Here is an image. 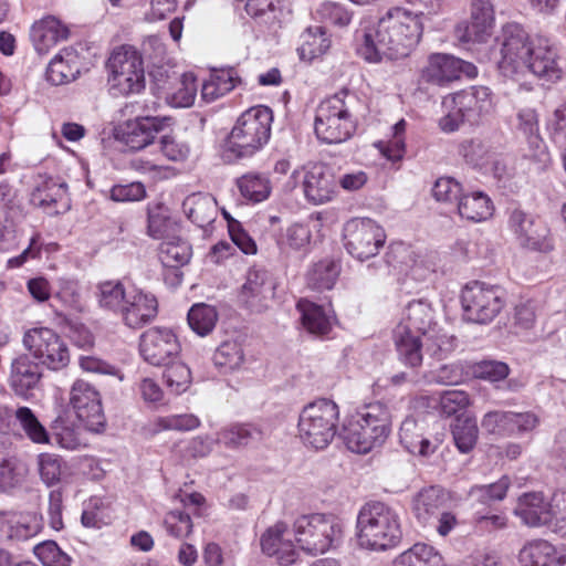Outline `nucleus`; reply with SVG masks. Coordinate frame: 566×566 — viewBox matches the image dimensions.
<instances>
[{"instance_id": "f257e3e1", "label": "nucleus", "mask_w": 566, "mask_h": 566, "mask_svg": "<svg viewBox=\"0 0 566 566\" xmlns=\"http://www.w3.org/2000/svg\"><path fill=\"white\" fill-rule=\"evenodd\" d=\"M422 17L423 12L412 13L401 8L389 10L376 25L356 30L357 53L370 63L381 62L385 57L408 56L421 39Z\"/></svg>"}, {"instance_id": "f03ea898", "label": "nucleus", "mask_w": 566, "mask_h": 566, "mask_svg": "<svg viewBox=\"0 0 566 566\" xmlns=\"http://www.w3.org/2000/svg\"><path fill=\"white\" fill-rule=\"evenodd\" d=\"M272 111L263 105L243 112L229 133L222 151L226 163L251 158L260 151L271 136Z\"/></svg>"}, {"instance_id": "7ed1b4c3", "label": "nucleus", "mask_w": 566, "mask_h": 566, "mask_svg": "<svg viewBox=\"0 0 566 566\" xmlns=\"http://www.w3.org/2000/svg\"><path fill=\"white\" fill-rule=\"evenodd\" d=\"M391 432V413L379 401L359 408L344 426L347 448L356 453H367L382 446Z\"/></svg>"}, {"instance_id": "20e7f679", "label": "nucleus", "mask_w": 566, "mask_h": 566, "mask_svg": "<svg viewBox=\"0 0 566 566\" xmlns=\"http://www.w3.org/2000/svg\"><path fill=\"white\" fill-rule=\"evenodd\" d=\"M358 104L357 95L346 88L322 101L314 123L317 138L325 144H339L350 138L356 129L354 113Z\"/></svg>"}, {"instance_id": "39448f33", "label": "nucleus", "mask_w": 566, "mask_h": 566, "mask_svg": "<svg viewBox=\"0 0 566 566\" xmlns=\"http://www.w3.org/2000/svg\"><path fill=\"white\" fill-rule=\"evenodd\" d=\"M361 546L386 551L400 543L402 532L397 512L382 502L365 504L357 517Z\"/></svg>"}, {"instance_id": "423d86ee", "label": "nucleus", "mask_w": 566, "mask_h": 566, "mask_svg": "<svg viewBox=\"0 0 566 566\" xmlns=\"http://www.w3.org/2000/svg\"><path fill=\"white\" fill-rule=\"evenodd\" d=\"M338 406L329 399H318L300 413L298 431L303 442L316 450L325 449L337 433Z\"/></svg>"}, {"instance_id": "0eeeda50", "label": "nucleus", "mask_w": 566, "mask_h": 566, "mask_svg": "<svg viewBox=\"0 0 566 566\" xmlns=\"http://www.w3.org/2000/svg\"><path fill=\"white\" fill-rule=\"evenodd\" d=\"M295 539L306 553L324 554L342 538L343 527L332 514L302 515L294 522Z\"/></svg>"}, {"instance_id": "6e6552de", "label": "nucleus", "mask_w": 566, "mask_h": 566, "mask_svg": "<svg viewBox=\"0 0 566 566\" xmlns=\"http://www.w3.org/2000/svg\"><path fill=\"white\" fill-rule=\"evenodd\" d=\"M461 304L465 321L488 325L499 316L506 301L501 286L473 281L462 290Z\"/></svg>"}, {"instance_id": "1a4fd4ad", "label": "nucleus", "mask_w": 566, "mask_h": 566, "mask_svg": "<svg viewBox=\"0 0 566 566\" xmlns=\"http://www.w3.org/2000/svg\"><path fill=\"white\" fill-rule=\"evenodd\" d=\"M142 54L130 45L116 48L107 61L111 88L120 95L139 93L145 87Z\"/></svg>"}, {"instance_id": "9d476101", "label": "nucleus", "mask_w": 566, "mask_h": 566, "mask_svg": "<svg viewBox=\"0 0 566 566\" xmlns=\"http://www.w3.org/2000/svg\"><path fill=\"white\" fill-rule=\"evenodd\" d=\"M525 29L510 22L502 28L501 60L497 62L500 72L505 77L520 81L531 71V42Z\"/></svg>"}, {"instance_id": "9b49d317", "label": "nucleus", "mask_w": 566, "mask_h": 566, "mask_svg": "<svg viewBox=\"0 0 566 566\" xmlns=\"http://www.w3.org/2000/svg\"><path fill=\"white\" fill-rule=\"evenodd\" d=\"M22 344L33 358L50 370L60 371L70 364L69 345L52 328L32 327L25 331Z\"/></svg>"}, {"instance_id": "f8f14e48", "label": "nucleus", "mask_w": 566, "mask_h": 566, "mask_svg": "<svg viewBox=\"0 0 566 566\" xmlns=\"http://www.w3.org/2000/svg\"><path fill=\"white\" fill-rule=\"evenodd\" d=\"M385 241V230L369 218L352 219L344 227V247L359 261L377 255Z\"/></svg>"}, {"instance_id": "ddd939ff", "label": "nucleus", "mask_w": 566, "mask_h": 566, "mask_svg": "<svg viewBox=\"0 0 566 566\" xmlns=\"http://www.w3.org/2000/svg\"><path fill=\"white\" fill-rule=\"evenodd\" d=\"M70 403L88 431H104L106 418L102 407L101 395L90 382L77 379L71 387Z\"/></svg>"}, {"instance_id": "4468645a", "label": "nucleus", "mask_w": 566, "mask_h": 566, "mask_svg": "<svg viewBox=\"0 0 566 566\" xmlns=\"http://www.w3.org/2000/svg\"><path fill=\"white\" fill-rule=\"evenodd\" d=\"M276 283L272 274L264 268L252 266L245 275L239 293V303L254 313H262L273 298Z\"/></svg>"}, {"instance_id": "2eb2a0df", "label": "nucleus", "mask_w": 566, "mask_h": 566, "mask_svg": "<svg viewBox=\"0 0 566 566\" xmlns=\"http://www.w3.org/2000/svg\"><path fill=\"white\" fill-rule=\"evenodd\" d=\"M172 124L169 116H137L116 129V138L132 150H140L153 144L156 136Z\"/></svg>"}, {"instance_id": "dca6fc26", "label": "nucleus", "mask_w": 566, "mask_h": 566, "mask_svg": "<svg viewBox=\"0 0 566 566\" xmlns=\"http://www.w3.org/2000/svg\"><path fill=\"white\" fill-rule=\"evenodd\" d=\"M462 74L473 78L478 75V69L473 63L451 54L432 53L421 71V80L429 84L446 86L459 80Z\"/></svg>"}, {"instance_id": "f3484780", "label": "nucleus", "mask_w": 566, "mask_h": 566, "mask_svg": "<svg viewBox=\"0 0 566 566\" xmlns=\"http://www.w3.org/2000/svg\"><path fill=\"white\" fill-rule=\"evenodd\" d=\"M139 353L148 364L166 366L180 353V344L171 329L151 327L140 336Z\"/></svg>"}, {"instance_id": "a211bd4d", "label": "nucleus", "mask_w": 566, "mask_h": 566, "mask_svg": "<svg viewBox=\"0 0 566 566\" xmlns=\"http://www.w3.org/2000/svg\"><path fill=\"white\" fill-rule=\"evenodd\" d=\"M533 527L546 526L551 532L566 534V493H554L549 501L543 492L533 491Z\"/></svg>"}, {"instance_id": "6ab92c4d", "label": "nucleus", "mask_w": 566, "mask_h": 566, "mask_svg": "<svg viewBox=\"0 0 566 566\" xmlns=\"http://www.w3.org/2000/svg\"><path fill=\"white\" fill-rule=\"evenodd\" d=\"M30 200L50 216L64 213L71 208L67 185L48 175L36 177Z\"/></svg>"}, {"instance_id": "aec40b11", "label": "nucleus", "mask_w": 566, "mask_h": 566, "mask_svg": "<svg viewBox=\"0 0 566 566\" xmlns=\"http://www.w3.org/2000/svg\"><path fill=\"white\" fill-rule=\"evenodd\" d=\"M42 378V365L29 352L12 358L8 385L15 396L28 398L40 387Z\"/></svg>"}, {"instance_id": "412c9836", "label": "nucleus", "mask_w": 566, "mask_h": 566, "mask_svg": "<svg viewBox=\"0 0 566 566\" xmlns=\"http://www.w3.org/2000/svg\"><path fill=\"white\" fill-rule=\"evenodd\" d=\"M494 24V8L491 0H472L471 21L461 22L454 29L455 38L462 43L484 42Z\"/></svg>"}, {"instance_id": "4be33fe9", "label": "nucleus", "mask_w": 566, "mask_h": 566, "mask_svg": "<svg viewBox=\"0 0 566 566\" xmlns=\"http://www.w3.org/2000/svg\"><path fill=\"white\" fill-rule=\"evenodd\" d=\"M558 59L557 45L549 38L538 34L533 39V75L542 81V86L560 80Z\"/></svg>"}, {"instance_id": "5701e85b", "label": "nucleus", "mask_w": 566, "mask_h": 566, "mask_svg": "<svg viewBox=\"0 0 566 566\" xmlns=\"http://www.w3.org/2000/svg\"><path fill=\"white\" fill-rule=\"evenodd\" d=\"M158 314V301L156 296L140 289L128 291V295L122 311L123 323L129 328H142L153 322Z\"/></svg>"}, {"instance_id": "b1692460", "label": "nucleus", "mask_w": 566, "mask_h": 566, "mask_svg": "<svg viewBox=\"0 0 566 566\" xmlns=\"http://www.w3.org/2000/svg\"><path fill=\"white\" fill-rule=\"evenodd\" d=\"M436 315L431 304L426 300L409 302L402 313V317L395 329L409 332L421 337L436 336Z\"/></svg>"}, {"instance_id": "393cba45", "label": "nucleus", "mask_w": 566, "mask_h": 566, "mask_svg": "<svg viewBox=\"0 0 566 566\" xmlns=\"http://www.w3.org/2000/svg\"><path fill=\"white\" fill-rule=\"evenodd\" d=\"M303 191L305 198L314 205L331 201L336 191V181L331 169L322 164L310 166L305 171Z\"/></svg>"}, {"instance_id": "a878e982", "label": "nucleus", "mask_w": 566, "mask_h": 566, "mask_svg": "<svg viewBox=\"0 0 566 566\" xmlns=\"http://www.w3.org/2000/svg\"><path fill=\"white\" fill-rule=\"evenodd\" d=\"M451 103L459 108L468 123L478 124L492 109L491 91L486 86H471L454 93Z\"/></svg>"}, {"instance_id": "bb28decb", "label": "nucleus", "mask_w": 566, "mask_h": 566, "mask_svg": "<svg viewBox=\"0 0 566 566\" xmlns=\"http://www.w3.org/2000/svg\"><path fill=\"white\" fill-rule=\"evenodd\" d=\"M69 28L54 15L35 21L30 28V40L39 54H46L59 42L67 40Z\"/></svg>"}, {"instance_id": "cd10ccee", "label": "nucleus", "mask_w": 566, "mask_h": 566, "mask_svg": "<svg viewBox=\"0 0 566 566\" xmlns=\"http://www.w3.org/2000/svg\"><path fill=\"white\" fill-rule=\"evenodd\" d=\"M312 230L310 224L295 222L281 229L276 245L280 254L285 258L305 256L311 250Z\"/></svg>"}, {"instance_id": "c85d7f7f", "label": "nucleus", "mask_w": 566, "mask_h": 566, "mask_svg": "<svg viewBox=\"0 0 566 566\" xmlns=\"http://www.w3.org/2000/svg\"><path fill=\"white\" fill-rule=\"evenodd\" d=\"M265 438L262 427L254 423H233L218 432L217 441L228 449H241L261 443Z\"/></svg>"}, {"instance_id": "c756f323", "label": "nucleus", "mask_w": 566, "mask_h": 566, "mask_svg": "<svg viewBox=\"0 0 566 566\" xmlns=\"http://www.w3.org/2000/svg\"><path fill=\"white\" fill-rule=\"evenodd\" d=\"M530 415L512 411H490L484 415L481 426L489 433L515 434L528 429Z\"/></svg>"}, {"instance_id": "7c9ffc66", "label": "nucleus", "mask_w": 566, "mask_h": 566, "mask_svg": "<svg viewBox=\"0 0 566 566\" xmlns=\"http://www.w3.org/2000/svg\"><path fill=\"white\" fill-rule=\"evenodd\" d=\"M296 308L301 314L303 327L312 335L325 337L333 327V317L325 311L322 305L301 298Z\"/></svg>"}, {"instance_id": "2f4dec72", "label": "nucleus", "mask_w": 566, "mask_h": 566, "mask_svg": "<svg viewBox=\"0 0 566 566\" xmlns=\"http://www.w3.org/2000/svg\"><path fill=\"white\" fill-rule=\"evenodd\" d=\"M240 83L241 78L235 67L212 69L209 80L202 84L201 96L206 102H213L231 92Z\"/></svg>"}, {"instance_id": "473e14b6", "label": "nucleus", "mask_w": 566, "mask_h": 566, "mask_svg": "<svg viewBox=\"0 0 566 566\" xmlns=\"http://www.w3.org/2000/svg\"><path fill=\"white\" fill-rule=\"evenodd\" d=\"M392 338L399 361L413 370L421 367L423 360L422 348L426 344L423 337L394 329Z\"/></svg>"}, {"instance_id": "72a5a7b5", "label": "nucleus", "mask_w": 566, "mask_h": 566, "mask_svg": "<svg viewBox=\"0 0 566 566\" xmlns=\"http://www.w3.org/2000/svg\"><path fill=\"white\" fill-rule=\"evenodd\" d=\"M80 74L78 56L72 49H63L46 67V80L53 85L74 81Z\"/></svg>"}, {"instance_id": "f704fd0d", "label": "nucleus", "mask_w": 566, "mask_h": 566, "mask_svg": "<svg viewBox=\"0 0 566 566\" xmlns=\"http://www.w3.org/2000/svg\"><path fill=\"white\" fill-rule=\"evenodd\" d=\"M399 442L411 454L429 455L434 451L431 441L423 436V426L413 417H407L399 428Z\"/></svg>"}, {"instance_id": "c9c22d12", "label": "nucleus", "mask_w": 566, "mask_h": 566, "mask_svg": "<svg viewBox=\"0 0 566 566\" xmlns=\"http://www.w3.org/2000/svg\"><path fill=\"white\" fill-rule=\"evenodd\" d=\"M446 502L443 490L437 485L421 489L412 499V512L420 523L437 516Z\"/></svg>"}, {"instance_id": "e433bc0d", "label": "nucleus", "mask_w": 566, "mask_h": 566, "mask_svg": "<svg viewBox=\"0 0 566 566\" xmlns=\"http://www.w3.org/2000/svg\"><path fill=\"white\" fill-rule=\"evenodd\" d=\"M18 431L35 444H49L50 433L41 423L35 412L27 407L20 406L15 409L13 432Z\"/></svg>"}, {"instance_id": "4c0bfd02", "label": "nucleus", "mask_w": 566, "mask_h": 566, "mask_svg": "<svg viewBox=\"0 0 566 566\" xmlns=\"http://www.w3.org/2000/svg\"><path fill=\"white\" fill-rule=\"evenodd\" d=\"M331 43L332 41L323 27H308L301 34V44L297 49L301 60L312 61L322 56L328 51Z\"/></svg>"}, {"instance_id": "58836bf2", "label": "nucleus", "mask_w": 566, "mask_h": 566, "mask_svg": "<svg viewBox=\"0 0 566 566\" xmlns=\"http://www.w3.org/2000/svg\"><path fill=\"white\" fill-rule=\"evenodd\" d=\"M458 212L469 221L480 222L493 214V205L491 199L482 191L470 195L462 193L458 202Z\"/></svg>"}, {"instance_id": "ea45409f", "label": "nucleus", "mask_w": 566, "mask_h": 566, "mask_svg": "<svg viewBox=\"0 0 566 566\" xmlns=\"http://www.w3.org/2000/svg\"><path fill=\"white\" fill-rule=\"evenodd\" d=\"M392 566H443V558L433 546L416 543L397 556Z\"/></svg>"}, {"instance_id": "a19ab883", "label": "nucleus", "mask_w": 566, "mask_h": 566, "mask_svg": "<svg viewBox=\"0 0 566 566\" xmlns=\"http://www.w3.org/2000/svg\"><path fill=\"white\" fill-rule=\"evenodd\" d=\"M340 273L339 264L331 259L314 263L306 273V284L311 290H331Z\"/></svg>"}, {"instance_id": "79ce46f5", "label": "nucleus", "mask_w": 566, "mask_h": 566, "mask_svg": "<svg viewBox=\"0 0 566 566\" xmlns=\"http://www.w3.org/2000/svg\"><path fill=\"white\" fill-rule=\"evenodd\" d=\"M158 255L165 268L179 269L189 262L191 247L180 238H167L160 243Z\"/></svg>"}, {"instance_id": "37998d69", "label": "nucleus", "mask_w": 566, "mask_h": 566, "mask_svg": "<svg viewBox=\"0 0 566 566\" xmlns=\"http://www.w3.org/2000/svg\"><path fill=\"white\" fill-rule=\"evenodd\" d=\"M237 187L241 196L254 203L262 202L270 197L271 181L261 172H248L237 179Z\"/></svg>"}, {"instance_id": "c03bdc74", "label": "nucleus", "mask_w": 566, "mask_h": 566, "mask_svg": "<svg viewBox=\"0 0 566 566\" xmlns=\"http://www.w3.org/2000/svg\"><path fill=\"white\" fill-rule=\"evenodd\" d=\"M128 292L118 280L104 281L98 283L96 297L101 308L122 314Z\"/></svg>"}, {"instance_id": "a18cd8bd", "label": "nucleus", "mask_w": 566, "mask_h": 566, "mask_svg": "<svg viewBox=\"0 0 566 566\" xmlns=\"http://www.w3.org/2000/svg\"><path fill=\"white\" fill-rule=\"evenodd\" d=\"M478 424L476 420L472 417H460L455 418V422L452 426V436L458 450L462 453L470 452L478 440Z\"/></svg>"}, {"instance_id": "49530a36", "label": "nucleus", "mask_w": 566, "mask_h": 566, "mask_svg": "<svg viewBox=\"0 0 566 566\" xmlns=\"http://www.w3.org/2000/svg\"><path fill=\"white\" fill-rule=\"evenodd\" d=\"M188 324L190 328L199 336L210 334L218 321V313L211 305L200 303L195 304L188 312Z\"/></svg>"}, {"instance_id": "de8ad7c7", "label": "nucleus", "mask_w": 566, "mask_h": 566, "mask_svg": "<svg viewBox=\"0 0 566 566\" xmlns=\"http://www.w3.org/2000/svg\"><path fill=\"white\" fill-rule=\"evenodd\" d=\"M182 208L188 219L199 228H205L214 219V206L207 198L199 196L188 197L184 201Z\"/></svg>"}, {"instance_id": "09e8293b", "label": "nucleus", "mask_w": 566, "mask_h": 566, "mask_svg": "<svg viewBox=\"0 0 566 566\" xmlns=\"http://www.w3.org/2000/svg\"><path fill=\"white\" fill-rule=\"evenodd\" d=\"M243 361L242 345L235 340L223 342L213 354L214 365L223 373L238 369Z\"/></svg>"}, {"instance_id": "8fccbe9b", "label": "nucleus", "mask_w": 566, "mask_h": 566, "mask_svg": "<svg viewBox=\"0 0 566 566\" xmlns=\"http://www.w3.org/2000/svg\"><path fill=\"white\" fill-rule=\"evenodd\" d=\"M36 464L40 479L45 485L53 486L60 483L65 469V462L62 457L55 453L43 452L38 455Z\"/></svg>"}, {"instance_id": "3c124183", "label": "nucleus", "mask_w": 566, "mask_h": 566, "mask_svg": "<svg viewBox=\"0 0 566 566\" xmlns=\"http://www.w3.org/2000/svg\"><path fill=\"white\" fill-rule=\"evenodd\" d=\"M51 430L56 443L67 450H76L82 441L77 429L63 413L59 415L51 423Z\"/></svg>"}, {"instance_id": "603ef678", "label": "nucleus", "mask_w": 566, "mask_h": 566, "mask_svg": "<svg viewBox=\"0 0 566 566\" xmlns=\"http://www.w3.org/2000/svg\"><path fill=\"white\" fill-rule=\"evenodd\" d=\"M458 153L473 167L482 168L490 159V149L480 138L464 139L459 144Z\"/></svg>"}, {"instance_id": "864d4df0", "label": "nucleus", "mask_w": 566, "mask_h": 566, "mask_svg": "<svg viewBox=\"0 0 566 566\" xmlns=\"http://www.w3.org/2000/svg\"><path fill=\"white\" fill-rule=\"evenodd\" d=\"M164 379L167 388L175 395L185 392L191 384V371L184 363H174L166 365Z\"/></svg>"}, {"instance_id": "5fc2aeb1", "label": "nucleus", "mask_w": 566, "mask_h": 566, "mask_svg": "<svg viewBox=\"0 0 566 566\" xmlns=\"http://www.w3.org/2000/svg\"><path fill=\"white\" fill-rule=\"evenodd\" d=\"M40 530L41 523L35 514L14 512L9 539L25 541L35 536Z\"/></svg>"}, {"instance_id": "6e6d98bb", "label": "nucleus", "mask_w": 566, "mask_h": 566, "mask_svg": "<svg viewBox=\"0 0 566 566\" xmlns=\"http://www.w3.org/2000/svg\"><path fill=\"white\" fill-rule=\"evenodd\" d=\"M40 530L41 523L35 514L14 512L9 539L25 541L35 536Z\"/></svg>"}, {"instance_id": "4d7b16f0", "label": "nucleus", "mask_w": 566, "mask_h": 566, "mask_svg": "<svg viewBox=\"0 0 566 566\" xmlns=\"http://www.w3.org/2000/svg\"><path fill=\"white\" fill-rule=\"evenodd\" d=\"M34 555L43 566H70L71 557L64 553L55 542L46 541L33 548Z\"/></svg>"}, {"instance_id": "13d9d810", "label": "nucleus", "mask_w": 566, "mask_h": 566, "mask_svg": "<svg viewBox=\"0 0 566 566\" xmlns=\"http://www.w3.org/2000/svg\"><path fill=\"white\" fill-rule=\"evenodd\" d=\"M510 481L507 476H502L497 482L485 485H473L470 494L475 496L482 504L502 501L507 493Z\"/></svg>"}, {"instance_id": "bf43d9fd", "label": "nucleus", "mask_w": 566, "mask_h": 566, "mask_svg": "<svg viewBox=\"0 0 566 566\" xmlns=\"http://www.w3.org/2000/svg\"><path fill=\"white\" fill-rule=\"evenodd\" d=\"M164 526L167 533L176 538H184L192 532L190 512L172 510L164 517Z\"/></svg>"}, {"instance_id": "052dcab7", "label": "nucleus", "mask_w": 566, "mask_h": 566, "mask_svg": "<svg viewBox=\"0 0 566 566\" xmlns=\"http://www.w3.org/2000/svg\"><path fill=\"white\" fill-rule=\"evenodd\" d=\"M470 405L469 394L464 390H444L440 394L439 406L442 415L455 416L464 411Z\"/></svg>"}, {"instance_id": "680f3d73", "label": "nucleus", "mask_w": 566, "mask_h": 566, "mask_svg": "<svg viewBox=\"0 0 566 566\" xmlns=\"http://www.w3.org/2000/svg\"><path fill=\"white\" fill-rule=\"evenodd\" d=\"M316 14L321 21L339 28L347 27L353 19V12L336 2L322 3L316 10Z\"/></svg>"}, {"instance_id": "e2e57ef3", "label": "nucleus", "mask_w": 566, "mask_h": 566, "mask_svg": "<svg viewBox=\"0 0 566 566\" xmlns=\"http://www.w3.org/2000/svg\"><path fill=\"white\" fill-rule=\"evenodd\" d=\"M472 373L475 378L496 382L509 376L510 367L500 360H481L473 365Z\"/></svg>"}, {"instance_id": "0e129e2a", "label": "nucleus", "mask_w": 566, "mask_h": 566, "mask_svg": "<svg viewBox=\"0 0 566 566\" xmlns=\"http://www.w3.org/2000/svg\"><path fill=\"white\" fill-rule=\"evenodd\" d=\"M158 144L161 155L170 161H185L190 155L188 143L178 139L174 135H163Z\"/></svg>"}, {"instance_id": "69168bd1", "label": "nucleus", "mask_w": 566, "mask_h": 566, "mask_svg": "<svg viewBox=\"0 0 566 566\" xmlns=\"http://www.w3.org/2000/svg\"><path fill=\"white\" fill-rule=\"evenodd\" d=\"M197 94L196 78L191 74H184L180 87L167 97L174 107H189L193 104Z\"/></svg>"}, {"instance_id": "338daca9", "label": "nucleus", "mask_w": 566, "mask_h": 566, "mask_svg": "<svg viewBox=\"0 0 566 566\" xmlns=\"http://www.w3.org/2000/svg\"><path fill=\"white\" fill-rule=\"evenodd\" d=\"M432 196L437 201H459L462 196V187L452 177H441L436 180L432 187Z\"/></svg>"}, {"instance_id": "774afa93", "label": "nucleus", "mask_w": 566, "mask_h": 566, "mask_svg": "<svg viewBox=\"0 0 566 566\" xmlns=\"http://www.w3.org/2000/svg\"><path fill=\"white\" fill-rule=\"evenodd\" d=\"M156 423L161 430L190 431L200 426V420L195 415L185 413L160 417Z\"/></svg>"}]
</instances>
